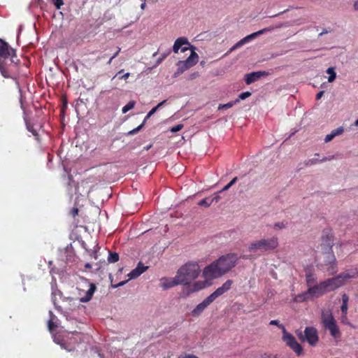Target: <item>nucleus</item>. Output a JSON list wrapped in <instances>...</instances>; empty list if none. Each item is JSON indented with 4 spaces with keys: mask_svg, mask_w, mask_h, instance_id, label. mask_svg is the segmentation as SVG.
Returning <instances> with one entry per match:
<instances>
[{
    "mask_svg": "<svg viewBox=\"0 0 358 358\" xmlns=\"http://www.w3.org/2000/svg\"><path fill=\"white\" fill-rule=\"evenodd\" d=\"M271 29H267V28H264V29H262L258 31H256V32H254L251 34H249L248 36H246L245 37H244L243 39V41H245V44L250 42L252 40L255 39L256 37L263 34L264 33H265L266 31H268V30H271Z\"/></svg>",
    "mask_w": 358,
    "mask_h": 358,
    "instance_id": "obj_19",
    "label": "nucleus"
},
{
    "mask_svg": "<svg viewBox=\"0 0 358 358\" xmlns=\"http://www.w3.org/2000/svg\"><path fill=\"white\" fill-rule=\"evenodd\" d=\"M211 303H213L212 301L208 296L192 310L191 315L193 317L199 316Z\"/></svg>",
    "mask_w": 358,
    "mask_h": 358,
    "instance_id": "obj_12",
    "label": "nucleus"
},
{
    "mask_svg": "<svg viewBox=\"0 0 358 358\" xmlns=\"http://www.w3.org/2000/svg\"><path fill=\"white\" fill-rule=\"evenodd\" d=\"M10 57H8L6 61L4 62V68L6 69V71L8 72L7 71V66L12 64L13 63H10V60H9Z\"/></svg>",
    "mask_w": 358,
    "mask_h": 358,
    "instance_id": "obj_46",
    "label": "nucleus"
},
{
    "mask_svg": "<svg viewBox=\"0 0 358 358\" xmlns=\"http://www.w3.org/2000/svg\"><path fill=\"white\" fill-rule=\"evenodd\" d=\"M178 358H199L197 356L192 354H186L184 355H181L178 357Z\"/></svg>",
    "mask_w": 358,
    "mask_h": 358,
    "instance_id": "obj_43",
    "label": "nucleus"
},
{
    "mask_svg": "<svg viewBox=\"0 0 358 358\" xmlns=\"http://www.w3.org/2000/svg\"><path fill=\"white\" fill-rule=\"evenodd\" d=\"M238 257L235 254H227L220 257L203 270L204 280L197 281L191 285V291L197 292L210 285V281L228 273L237 264Z\"/></svg>",
    "mask_w": 358,
    "mask_h": 358,
    "instance_id": "obj_1",
    "label": "nucleus"
},
{
    "mask_svg": "<svg viewBox=\"0 0 358 358\" xmlns=\"http://www.w3.org/2000/svg\"><path fill=\"white\" fill-rule=\"evenodd\" d=\"M50 319L48 320V329H49V331L52 333L54 329L57 327V325L55 324L54 322V318L52 315V312L50 311Z\"/></svg>",
    "mask_w": 358,
    "mask_h": 358,
    "instance_id": "obj_26",
    "label": "nucleus"
},
{
    "mask_svg": "<svg viewBox=\"0 0 358 358\" xmlns=\"http://www.w3.org/2000/svg\"><path fill=\"white\" fill-rule=\"evenodd\" d=\"M331 335L335 338H338L341 336V332L338 327L336 324V322L333 324V326H329L327 328Z\"/></svg>",
    "mask_w": 358,
    "mask_h": 358,
    "instance_id": "obj_20",
    "label": "nucleus"
},
{
    "mask_svg": "<svg viewBox=\"0 0 358 358\" xmlns=\"http://www.w3.org/2000/svg\"><path fill=\"white\" fill-rule=\"evenodd\" d=\"M335 134H334L333 131L329 134H327L326 136H325V138H324V142L325 143H329L331 141H332L334 138H335Z\"/></svg>",
    "mask_w": 358,
    "mask_h": 358,
    "instance_id": "obj_34",
    "label": "nucleus"
},
{
    "mask_svg": "<svg viewBox=\"0 0 358 358\" xmlns=\"http://www.w3.org/2000/svg\"><path fill=\"white\" fill-rule=\"evenodd\" d=\"M357 278H358V270L357 268H351L344 271L336 278L322 281V283L326 292H328L340 287L345 282Z\"/></svg>",
    "mask_w": 358,
    "mask_h": 358,
    "instance_id": "obj_3",
    "label": "nucleus"
},
{
    "mask_svg": "<svg viewBox=\"0 0 358 358\" xmlns=\"http://www.w3.org/2000/svg\"><path fill=\"white\" fill-rule=\"evenodd\" d=\"M51 1L54 3L57 9H59L61 6L64 4L62 0H51Z\"/></svg>",
    "mask_w": 358,
    "mask_h": 358,
    "instance_id": "obj_38",
    "label": "nucleus"
},
{
    "mask_svg": "<svg viewBox=\"0 0 358 358\" xmlns=\"http://www.w3.org/2000/svg\"><path fill=\"white\" fill-rule=\"evenodd\" d=\"M323 94H324V91H321L319 93H317V95H316V99H321V97L322 96Z\"/></svg>",
    "mask_w": 358,
    "mask_h": 358,
    "instance_id": "obj_54",
    "label": "nucleus"
},
{
    "mask_svg": "<svg viewBox=\"0 0 358 358\" xmlns=\"http://www.w3.org/2000/svg\"><path fill=\"white\" fill-rule=\"evenodd\" d=\"M129 73H126L123 76H122L120 78V79H127L129 76Z\"/></svg>",
    "mask_w": 358,
    "mask_h": 358,
    "instance_id": "obj_55",
    "label": "nucleus"
},
{
    "mask_svg": "<svg viewBox=\"0 0 358 358\" xmlns=\"http://www.w3.org/2000/svg\"><path fill=\"white\" fill-rule=\"evenodd\" d=\"M178 69L176 72L175 73V76H176L178 74L182 73L185 71L187 70L189 68L186 66L185 64L183 63L182 61H179L177 63Z\"/></svg>",
    "mask_w": 358,
    "mask_h": 358,
    "instance_id": "obj_22",
    "label": "nucleus"
},
{
    "mask_svg": "<svg viewBox=\"0 0 358 358\" xmlns=\"http://www.w3.org/2000/svg\"><path fill=\"white\" fill-rule=\"evenodd\" d=\"M287 227V224L284 222H276L273 224L274 229H282Z\"/></svg>",
    "mask_w": 358,
    "mask_h": 358,
    "instance_id": "obj_31",
    "label": "nucleus"
},
{
    "mask_svg": "<svg viewBox=\"0 0 358 358\" xmlns=\"http://www.w3.org/2000/svg\"><path fill=\"white\" fill-rule=\"evenodd\" d=\"M157 110L156 108H152L149 113L147 114V115L145 116L144 120H143V123H145L153 114H155L156 113Z\"/></svg>",
    "mask_w": 358,
    "mask_h": 358,
    "instance_id": "obj_35",
    "label": "nucleus"
},
{
    "mask_svg": "<svg viewBox=\"0 0 358 358\" xmlns=\"http://www.w3.org/2000/svg\"><path fill=\"white\" fill-rule=\"evenodd\" d=\"M191 54L188 57V58L183 62L184 64L189 69L192 66H194L199 61V55L196 52H195L194 49H190Z\"/></svg>",
    "mask_w": 358,
    "mask_h": 358,
    "instance_id": "obj_18",
    "label": "nucleus"
},
{
    "mask_svg": "<svg viewBox=\"0 0 358 358\" xmlns=\"http://www.w3.org/2000/svg\"><path fill=\"white\" fill-rule=\"evenodd\" d=\"M180 285L176 280V275L173 278H163L160 280V286L164 289H167L176 285Z\"/></svg>",
    "mask_w": 358,
    "mask_h": 358,
    "instance_id": "obj_15",
    "label": "nucleus"
},
{
    "mask_svg": "<svg viewBox=\"0 0 358 358\" xmlns=\"http://www.w3.org/2000/svg\"><path fill=\"white\" fill-rule=\"evenodd\" d=\"M355 125L358 127V119L355 122Z\"/></svg>",
    "mask_w": 358,
    "mask_h": 358,
    "instance_id": "obj_63",
    "label": "nucleus"
},
{
    "mask_svg": "<svg viewBox=\"0 0 358 358\" xmlns=\"http://www.w3.org/2000/svg\"><path fill=\"white\" fill-rule=\"evenodd\" d=\"M334 158H335V157L334 155L328 157H324L322 159H320V162L331 161V160L334 159Z\"/></svg>",
    "mask_w": 358,
    "mask_h": 358,
    "instance_id": "obj_44",
    "label": "nucleus"
},
{
    "mask_svg": "<svg viewBox=\"0 0 358 358\" xmlns=\"http://www.w3.org/2000/svg\"><path fill=\"white\" fill-rule=\"evenodd\" d=\"M278 246V240L276 237L262 238L252 242L248 250L252 253L265 252L275 250Z\"/></svg>",
    "mask_w": 358,
    "mask_h": 358,
    "instance_id": "obj_4",
    "label": "nucleus"
},
{
    "mask_svg": "<svg viewBox=\"0 0 358 358\" xmlns=\"http://www.w3.org/2000/svg\"><path fill=\"white\" fill-rule=\"evenodd\" d=\"M78 209H74V210H73V214H74V215H77V214H78Z\"/></svg>",
    "mask_w": 358,
    "mask_h": 358,
    "instance_id": "obj_62",
    "label": "nucleus"
},
{
    "mask_svg": "<svg viewBox=\"0 0 358 358\" xmlns=\"http://www.w3.org/2000/svg\"><path fill=\"white\" fill-rule=\"evenodd\" d=\"M348 308V303H342V306L341 307V310L342 312L341 320L343 322H344L347 319Z\"/></svg>",
    "mask_w": 358,
    "mask_h": 358,
    "instance_id": "obj_24",
    "label": "nucleus"
},
{
    "mask_svg": "<svg viewBox=\"0 0 358 358\" xmlns=\"http://www.w3.org/2000/svg\"><path fill=\"white\" fill-rule=\"evenodd\" d=\"M143 124H144V123L143 122L141 125H139V126H138V127H137L136 128H135V129H132V130L129 131L128 134H129V135H133V134H136V133H137V132H138V131L141 130V129L143 127Z\"/></svg>",
    "mask_w": 358,
    "mask_h": 358,
    "instance_id": "obj_37",
    "label": "nucleus"
},
{
    "mask_svg": "<svg viewBox=\"0 0 358 358\" xmlns=\"http://www.w3.org/2000/svg\"><path fill=\"white\" fill-rule=\"evenodd\" d=\"M91 255L93 256L94 259H97L96 252H93V254H92Z\"/></svg>",
    "mask_w": 358,
    "mask_h": 358,
    "instance_id": "obj_61",
    "label": "nucleus"
},
{
    "mask_svg": "<svg viewBox=\"0 0 358 358\" xmlns=\"http://www.w3.org/2000/svg\"><path fill=\"white\" fill-rule=\"evenodd\" d=\"M309 289L311 292L313 299L320 297L327 292L322 282L318 285H312L309 287Z\"/></svg>",
    "mask_w": 358,
    "mask_h": 358,
    "instance_id": "obj_16",
    "label": "nucleus"
},
{
    "mask_svg": "<svg viewBox=\"0 0 358 358\" xmlns=\"http://www.w3.org/2000/svg\"><path fill=\"white\" fill-rule=\"evenodd\" d=\"M135 101H131L127 104H126L122 109V113H126L131 109H132L135 106Z\"/></svg>",
    "mask_w": 358,
    "mask_h": 358,
    "instance_id": "obj_25",
    "label": "nucleus"
},
{
    "mask_svg": "<svg viewBox=\"0 0 358 358\" xmlns=\"http://www.w3.org/2000/svg\"><path fill=\"white\" fill-rule=\"evenodd\" d=\"M166 102V100H164L162 101V102L159 103L155 107H154L155 108H156V110H157L160 107H162L163 105H164V103Z\"/></svg>",
    "mask_w": 358,
    "mask_h": 358,
    "instance_id": "obj_50",
    "label": "nucleus"
},
{
    "mask_svg": "<svg viewBox=\"0 0 358 358\" xmlns=\"http://www.w3.org/2000/svg\"><path fill=\"white\" fill-rule=\"evenodd\" d=\"M145 0H144V2L141 6V8L143 10L145 7Z\"/></svg>",
    "mask_w": 358,
    "mask_h": 358,
    "instance_id": "obj_58",
    "label": "nucleus"
},
{
    "mask_svg": "<svg viewBox=\"0 0 358 358\" xmlns=\"http://www.w3.org/2000/svg\"><path fill=\"white\" fill-rule=\"evenodd\" d=\"M322 321L325 328H327L329 326H333V324L336 322L330 310L322 311Z\"/></svg>",
    "mask_w": 358,
    "mask_h": 358,
    "instance_id": "obj_13",
    "label": "nucleus"
},
{
    "mask_svg": "<svg viewBox=\"0 0 358 358\" xmlns=\"http://www.w3.org/2000/svg\"><path fill=\"white\" fill-rule=\"evenodd\" d=\"M170 52H171V50H169L167 51V52L163 54L162 56L157 59V64H160L163 61V59H164L170 54Z\"/></svg>",
    "mask_w": 358,
    "mask_h": 358,
    "instance_id": "obj_40",
    "label": "nucleus"
},
{
    "mask_svg": "<svg viewBox=\"0 0 358 358\" xmlns=\"http://www.w3.org/2000/svg\"><path fill=\"white\" fill-rule=\"evenodd\" d=\"M27 128L34 136H37L36 131L29 124H27Z\"/></svg>",
    "mask_w": 358,
    "mask_h": 358,
    "instance_id": "obj_42",
    "label": "nucleus"
},
{
    "mask_svg": "<svg viewBox=\"0 0 358 358\" xmlns=\"http://www.w3.org/2000/svg\"><path fill=\"white\" fill-rule=\"evenodd\" d=\"M282 338L286 345L297 355H300L301 353L302 348L300 344L296 341V338L292 334L287 333L285 329H284Z\"/></svg>",
    "mask_w": 358,
    "mask_h": 358,
    "instance_id": "obj_7",
    "label": "nucleus"
},
{
    "mask_svg": "<svg viewBox=\"0 0 358 358\" xmlns=\"http://www.w3.org/2000/svg\"><path fill=\"white\" fill-rule=\"evenodd\" d=\"M182 128H183V124H177V125L173 126V127H171V131L172 133H176V132H178L180 130H181Z\"/></svg>",
    "mask_w": 358,
    "mask_h": 358,
    "instance_id": "obj_32",
    "label": "nucleus"
},
{
    "mask_svg": "<svg viewBox=\"0 0 358 358\" xmlns=\"http://www.w3.org/2000/svg\"><path fill=\"white\" fill-rule=\"evenodd\" d=\"M309 162H310L311 164H317V163L320 162V159H310Z\"/></svg>",
    "mask_w": 358,
    "mask_h": 358,
    "instance_id": "obj_53",
    "label": "nucleus"
},
{
    "mask_svg": "<svg viewBox=\"0 0 358 358\" xmlns=\"http://www.w3.org/2000/svg\"><path fill=\"white\" fill-rule=\"evenodd\" d=\"M349 301V297L346 294H343L342 296V303H348Z\"/></svg>",
    "mask_w": 358,
    "mask_h": 358,
    "instance_id": "obj_45",
    "label": "nucleus"
},
{
    "mask_svg": "<svg viewBox=\"0 0 358 358\" xmlns=\"http://www.w3.org/2000/svg\"><path fill=\"white\" fill-rule=\"evenodd\" d=\"M120 51V48H119L118 50H117V52H115V54L113 55V58H115L117 56V55L119 54Z\"/></svg>",
    "mask_w": 358,
    "mask_h": 358,
    "instance_id": "obj_56",
    "label": "nucleus"
},
{
    "mask_svg": "<svg viewBox=\"0 0 358 358\" xmlns=\"http://www.w3.org/2000/svg\"><path fill=\"white\" fill-rule=\"evenodd\" d=\"M353 8L355 10L358 11V0H355L353 3Z\"/></svg>",
    "mask_w": 358,
    "mask_h": 358,
    "instance_id": "obj_52",
    "label": "nucleus"
},
{
    "mask_svg": "<svg viewBox=\"0 0 358 358\" xmlns=\"http://www.w3.org/2000/svg\"><path fill=\"white\" fill-rule=\"evenodd\" d=\"M244 44H245V43L243 38L236 43V46L238 48H241V46H243Z\"/></svg>",
    "mask_w": 358,
    "mask_h": 358,
    "instance_id": "obj_48",
    "label": "nucleus"
},
{
    "mask_svg": "<svg viewBox=\"0 0 358 358\" xmlns=\"http://www.w3.org/2000/svg\"><path fill=\"white\" fill-rule=\"evenodd\" d=\"M83 288L78 289V295L80 301L83 303L88 302L91 300L96 287L93 283H90L85 280L83 285Z\"/></svg>",
    "mask_w": 358,
    "mask_h": 358,
    "instance_id": "obj_6",
    "label": "nucleus"
},
{
    "mask_svg": "<svg viewBox=\"0 0 358 358\" xmlns=\"http://www.w3.org/2000/svg\"><path fill=\"white\" fill-rule=\"evenodd\" d=\"M198 76H199L198 73H194L192 75H191L190 78L194 79V78H196Z\"/></svg>",
    "mask_w": 358,
    "mask_h": 358,
    "instance_id": "obj_57",
    "label": "nucleus"
},
{
    "mask_svg": "<svg viewBox=\"0 0 358 358\" xmlns=\"http://www.w3.org/2000/svg\"><path fill=\"white\" fill-rule=\"evenodd\" d=\"M306 282L308 287L313 285V284L315 282L316 278H315L314 275L310 272V270H307L306 271Z\"/></svg>",
    "mask_w": 358,
    "mask_h": 358,
    "instance_id": "obj_21",
    "label": "nucleus"
},
{
    "mask_svg": "<svg viewBox=\"0 0 358 358\" xmlns=\"http://www.w3.org/2000/svg\"><path fill=\"white\" fill-rule=\"evenodd\" d=\"M113 59H114V58H113V56H112V57L110 58V59L108 60V63H107V64H111V62H112V60H113Z\"/></svg>",
    "mask_w": 358,
    "mask_h": 358,
    "instance_id": "obj_60",
    "label": "nucleus"
},
{
    "mask_svg": "<svg viewBox=\"0 0 358 358\" xmlns=\"http://www.w3.org/2000/svg\"><path fill=\"white\" fill-rule=\"evenodd\" d=\"M238 48L236 46V45L235 44L234 45H233L230 49L225 54V55H228L229 53L233 52L234 50L238 49Z\"/></svg>",
    "mask_w": 358,
    "mask_h": 358,
    "instance_id": "obj_51",
    "label": "nucleus"
},
{
    "mask_svg": "<svg viewBox=\"0 0 358 358\" xmlns=\"http://www.w3.org/2000/svg\"><path fill=\"white\" fill-rule=\"evenodd\" d=\"M328 258H329V264H333L335 262V257L334 255H328Z\"/></svg>",
    "mask_w": 358,
    "mask_h": 358,
    "instance_id": "obj_47",
    "label": "nucleus"
},
{
    "mask_svg": "<svg viewBox=\"0 0 358 358\" xmlns=\"http://www.w3.org/2000/svg\"><path fill=\"white\" fill-rule=\"evenodd\" d=\"M238 102V99H236L234 101H230L227 103L220 105L218 107V109L221 110V109H224H224L229 108L232 107L234 104L237 103Z\"/></svg>",
    "mask_w": 358,
    "mask_h": 358,
    "instance_id": "obj_27",
    "label": "nucleus"
},
{
    "mask_svg": "<svg viewBox=\"0 0 358 358\" xmlns=\"http://www.w3.org/2000/svg\"><path fill=\"white\" fill-rule=\"evenodd\" d=\"M273 358H277V357H273Z\"/></svg>",
    "mask_w": 358,
    "mask_h": 358,
    "instance_id": "obj_64",
    "label": "nucleus"
},
{
    "mask_svg": "<svg viewBox=\"0 0 358 358\" xmlns=\"http://www.w3.org/2000/svg\"><path fill=\"white\" fill-rule=\"evenodd\" d=\"M269 73L266 71H255L252 72L250 73H248L245 76V83L247 85H250L257 80H258L259 78H261L262 76H268Z\"/></svg>",
    "mask_w": 358,
    "mask_h": 358,
    "instance_id": "obj_11",
    "label": "nucleus"
},
{
    "mask_svg": "<svg viewBox=\"0 0 358 358\" xmlns=\"http://www.w3.org/2000/svg\"><path fill=\"white\" fill-rule=\"evenodd\" d=\"M85 267L87 268H92V266H91L90 264L87 263V264H85Z\"/></svg>",
    "mask_w": 358,
    "mask_h": 358,
    "instance_id": "obj_59",
    "label": "nucleus"
},
{
    "mask_svg": "<svg viewBox=\"0 0 358 358\" xmlns=\"http://www.w3.org/2000/svg\"><path fill=\"white\" fill-rule=\"evenodd\" d=\"M301 339L306 340L311 345H315L318 341L317 330L313 327L306 328L304 331V338L301 336Z\"/></svg>",
    "mask_w": 358,
    "mask_h": 358,
    "instance_id": "obj_9",
    "label": "nucleus"
},
{
    "mask_svg": "<svg viewBox=\"0 0 358 358\" xmlns=\"http://www.w3.org/2000/svg\"><path fill=\"white\" fill-rule=\"evenodd\" d=\"M238 178L235 177L227 185H225L220 192H224L228 190L233 185L236 183L237 181Z\"/></svg>",
    "mask_w": 358,
    "mask_h": 358,
    "instance_id": "obj_29",
    "label": "nucleus"
},
{
    "mask_svg": "<svg viewBox=\"0 0 358 358\" xmlns=\"http://www.w3.org/2000/svg\"><path fill=\"white\" fill-rule=\"evenodd\" d=\"M250 95H251V93L250 92H245L241 93L238 96V101L240 99L243 100V99H245L246 98L249 97Z\"/></svg>",
    "mask_w": 358,
    "mask_h": 358,
    "instance_id": "obj_36",
    "label": "nucleus"
},
{
    "mask_svg": "<svg viewBox=\"0 0 358 358\" xmlns=\"http://www.w3.org/2000/svg\"><path fill=\"white\" fill-rule=\"evenodd\" d=\"M271 325H275V326H278L280 329H281L282 330V333L284 332V329L285 327L283 325L280 324L279 323V321L278 320H271L270 321V323H269Z\"/></svg>",
    "mask_w": 358,
    "mask_h": 358,
    "instance_id": "obj_33",
    "label": "nucleus"
},
{
    "mask_svg": "<svg viewBox=\"0 0 358 358\" xmlns=\"http://www.w3.org/2000/svg\"><path fill=\"white\" fill-rule=\"evenodd\" d=\"M344 131V129L342 127H340L337 128L336 129L333 130L334 134H335V136L341 135Z\"/></svg>",
    "mask_w": 358,
    "mask_h": 358,
    "instance_id": "obj_39",
    "label": "nucleus"
},
{
    "mask_svg": "<svg viewBox=\"0 0 358 358\" xmlns=\"http://www.w3.org/2000/svg\"><path fill=\"white\" fill-rule=\"evenodd\" d=\"M189 49H194V47L191 45L186 38L180 37L177 38L174 43L173 46V51L175 53H178L180 50L181 52H184Z\"/></svg>",
    "mask_w": 358,
    "mask_h": 358,
    "instance_id": "obj_8",
    "label": "nucleus"
},
{
    "mask_svg": "<svg viewBox=\"0 0 358 358\" xmlns=\"http://www.w3.org/2000/svg\"><path fill=\"white\" fill-rule=\"evenodd\" d=\"M119 259V255L117 253L115 252V253H110L109 254V256H108V261L110 262V263H115L116 262H117Z\"/></svg>",
    "mask_w": 358,
    "mask_h": 358,
    "instance_id": "obj_28",
    "label": "nucleus"
},
{
    "mask_svg": "<svg viewBox=\"0 0 358 358\" xmlns=\"http://www.w3.org/2000/svg\"><path fill=\"white\" fill-rule=\"evenodd\" d=\"M15 51L10 48L8 44L0 38V72L4 78H8L9 74L4 68V62L8 57L10 63H15L14 58L15 57Z\"/></svg>",
    "mask_w": 358,
    "mask_h": 358,
    "instance_id": "obj_5",
    "label": "nucleus"
},
{
    "mask_svg": "<svg viewBox=\"0 0 358 358\" xmlns=\"http://www.w3.org/2000/svg\"><path fill=\"white\" fill-rule=\"evenodd\" d=\"M232 284L233 281L231 280H227L221 287H218L215 292L208 296L209 299L212 302H213L217 297L229 290Z\"/></svg>",
    "mask_w": 358,
    "mask_h": 358,
    "instance_id": "obj_10",
    "label": "nucleus"
},
{
    "mask_svg": "<svg viewBox=\"0 0 358 358\" xmlns=\"http://www.w3.org/2000/svg\"><path fill=\"white\" fill-rule=\"evenodd\" d=\"M327 73L329 75L328 78V82L332 83L334 81L336 77V73L333 67L328 68L327 70Z\"/></svg>",
    "mask_w": 358,
    "mask_h": 358,
    "instance_id": "obj_23",
    "label": "nucleus"
},
{
    "mask_svg": "<svg viewBox=\"0 0 358 358\" xmlns=\"http://www.w3.org/2000/svg\"><path fill=\"white\" fill-rule=\"evenodd\" d=\"M211 204L210 198H205L199 202V206H204L206 207H209Z\"/></svg>",
    "mask_w": 358,
    "mask_h": 358,
    "instance_id": "obj_30",
    "label": "nucleus"
},
{
    "mask_svg": "<svg viewBox=\"0 0 358 358\" xmlns=\"http://www.w3.org/2000/svg\"><path fill=\"white\" fill-rule=\"evenodd\" d=\"M201 273L198 263L189 262L179 268L176 273V280L180 285H189L196 279Z\"/></svg>",
    "mask_w": 358,
    "mask_h": 358,
    "instance_id": "obj_2",
    "label": "nucleus"
},
{
    "mask_svg": "<svg viewBox=\"0 0 358 358\" xmlns=\"http://www.w3.org/2000/svg\"><path fill=\"white\" fill-rule=\"evenodd\" d=\"M148 268V266H144L141 262H139L137 266L133 269L129 274V280L136 279L144 273Z\"/></svg>",
    "mask_w": 358,
    "mask_h": 358,
    "instance_id": "obj_14",
    "label": "nucleus"
},
{
    "mask_svg": "<svg viewBox=\"0 0 358 358\" xmlns=\"http://www.w3.org/2000/svg\"><path fill=\"white\" fill-rule=\"evenodd\" d=\"M220 192H221L220 191V192H218L215 194V196L214 197H213L212 199H210V201H211V203H213V202H216V203H217V202H218V201H220V196L219 194H220Z\"/></svg>",
    "mask_w": 358,
    "mask_h": 358,
    "instance_id": "obj_41",
    "label": "nucleus"
},
{
    "mask_svg": "<svg viewBox=\"0 0 358 358\" xmlns=\"http://www.w3.org/2000/svg\"><path fill=\"white\" fill-rule=\"evenodd\" d=\"M313 299V296L311 292L308 287L307 291H306L301 294H299L298 295H296L294 296V298L293 299V300L296 303H301V302L311 300Z\"/></svg>",
    "mask_w": 358,
    "mask_h": 358,
    "instance_id": "obj_17",
    "label": "nucleus"
},
{
    "mask_svg": "<svg viewBox=\"0 0 358 358\" xmlns=\"http://www.w3.org/2000/svg\"><path fill=\"white\" fill-rule=\"evenodd\" d=\"M129 280H124V281H122L120 282H119L118 284H117L116 285H114L113 287H121V286H123Z\"/></svg>",
    "mask_w": 358,
    "mask_h": 358,
    "instance_id": "obj_49",
    "label": "nucleus"
}]
</instances>
